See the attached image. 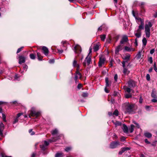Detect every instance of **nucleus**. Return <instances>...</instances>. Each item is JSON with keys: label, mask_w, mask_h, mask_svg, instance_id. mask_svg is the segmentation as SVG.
Listing matches in <instances>:
<instances>
[{"label": "nucleus", "mask_w": 157, "mask_h": 157, "mask_svg": "<svg viewBox=\"0 0 157 157\" xmlns=\"http://www.w3.org/2000/svg\"><path fill=\"white\" fill-rule=\"evenodd\" d=\"M143 44L144 46H145L147 43V40L146 38L144 37L142 40Z\"/></svg>", "instance_id": "obj_31"}, {"label": "nucleus", "mask_w": 157, "mask_h": 157, "mask_svg": "<svg viewBox=\"0 0 157 157\" xmlns=\"http://www.w3.org/2000/svg\"><path fill=\"white\" fill-rule=\"evenodd\" d=\"M2 156V157H12L11 156H7L5 154H4L3 153H2L1 154Z\"/></svg>", "instance_id": "obj_58"}, {"label": "nucleus", "mask_w": 157, "mask_h": 157, "mask_svg": "<svg viewBox=\"0 0 157 157\" xmlns=\"http://www.w3.org/2000/svg\"><path fill=\"white\" fill-rule=\"evenodd\" d=\"M75 75H78V78L81 79L82 78V75L79 72H78V71H76L75 72Z\"/></svg>", "instance_id": "obj_32"}, {"label": "nucleus", "mask_w": 157, "mask_h": 157, "mask_svg": "<svg viewBox=\"0 0 157 157\" xmlns=\"http://www.w3.org/2000/svg\"><path fill=\"white\" fill-rule=\"evenodd\" d=\"M38 59L39 60H42L43 57L41 55V54L39 52L37 53Z\"/></svg>", "instance_id": "obj_30"}, {"label": "nucleus", "mask_w": 157, "mask_h": 157, "mask_svg": "<svg viewBox=\"0 0 157 157\" xmlns=\"http://www.w3.org/2000/svg\"><path fill=\"white\" fill-rule=\"evenodd\" d=\"M137 19L141 21V24L139 26V29L137 31H140V30L144 29V21L140 18H138Z\"/></svg>", "instance_id": "obj_7"}, {"label": "nucleus", "mask_w": 157, "mask_h": 157, "mask_svg": "<svg viewBox=\"0 0 157 157\" xmlns=\"http://www.w3.org/2000/svg\"><path fill=\"white\" fill-rule=\"evenodd\" d=\"M30 58L33 59H35V56L33 54H31L29 55Z\"/></svg>", "instance_id": "obj_38"}, {"label": "nucleus", "mask_w": 157, "mask_h": 157, "mask_svg": "<svg viewBox=\"0 0 157 157\" xmlns=\"http://www.w3.org/2000/svg\"><path fill=\"white\" fill-rule=\"evenodd\" d=\"M25 57L22 56H21L19 57V63L21 64L22 63L25 62Z\"/></svg>", "instance_id": "obj_11"}, {"label": "nucleus", "mask_w": 157, "mask_h": 157, "mask_svg": "<svg viewBox=\"0 0 157 157\" xmlns=\"http://www.w3.org/2000/svg\"><path fill=\"white\" fill-rule=\"evenodd\" d=\"M146 79L147 81H149L150 79V76L149 74H147L146 75Z\"/></svg>", "instance_id": "obj_52"}, {"label": "nucleus", "mask_w": 157, "mask_h": 157, "mask_svg": "<svg viewBox=\"0 0 157 157\" xmlns=\"http://www.w3.org/2000/svg\"><path fill=\"white\" fill-rule=\"evenodd\" d=\"M78 78V76L77 75H75V82H77Z\"/></svg>", "instance_id": "obj_54"}, {"label": "nucleus", "mask_w": 157, "mask_h": 157, "mask_svg": "<svg viewBox=\"0 0 157 157\" xmlns=\"http://www.w3.org/2000/svg\"><path fill=\"white\" fill-rule=\"evenodd\" d=\"M75 52L76 54L79 55L81 52V47L78 45H76L74 47Z\"/></svg>", "instance_id": "obj_6"}, {"label": "nucleus", "mask_w": 157, "mask_h": 157, "mask_svg": "<svg viewBox=\"0 0 157 157\" xmlns=\"http://www.w3.org/2000/svg\"><path fill=\"white\" fill-rule=\"evenodd\" d=\"M102 29V26H100L98 28V31H101Z\"/></svg>", "instance_id": "obj_64"}, {"label": "nucleus", "mask_w": 157, "mask_h": 157, "mask_svg": "<svg viewBox=\"0 0 157 157\" xmlns=\"http://www.w3.org/2000/svg\"><path fill=\"white\" fill-rule=\"evenodd\" d=\"M124 50L128 52H133L135 50V49L125 46L124 48Z\"/></svg>", "instance_id": "obj_15"}, {"label": "nucleus", "mask_w": 157, "mask_h": 157, "mask_svg": "<svg viewBox=\"0 0 157 157\" xmlns=\"http://www.w3.org/2000/svg\"><path fill=\"white\" fill-rule=\"evenodd\" d=\"M144 141L147 144H149L150 143V142L147 139H146L144 140Z\"/></svg>", "instance_id": "obj_61"}, {"label": "nucleus", "mask_w": 157, "mask_h": 157, "mask_svg": "<svg viewBox=\"0 0 157 157\" xmlns=\"http://www.w3.org/2000/svg\"><path fill=\"white\" fill-rule=\"evenodd\" d=\"M91 56H89V54H88L87 56L85 58L84 62L83 63V65L84 66H86V64L87 65H89L91 61Z\"/></svg>", "instance_id": "obj_4"}, {"label": "nucleus", "mask_w": 157, "mask_h": 157, "mask_svg": "<svg viewBox=\"0 0 157 157\" xmlns=\"http://www.w3.org/2000/svg\"><path fill=\"white\" fill-rule=\"evenodd\" d=\"M105 85L106 87H107L111 85V81H109V78L107 77H106L105 78Z\"/></svg>", "instance_id": "obj_16"}, {"label": "nucleus", "mask_w": 157, "mask_h": 157, "mask_svg": "<svg viewBox=\"0 0 157 157\" xmlns=\"http://www.w3.org/2000/svg\"><path fill=\"white\" fill-rule=\"evenodd\" d=\"M134 125L133 124H131L130 125V128H129V129H128L130 133H132L133 132L134 130Z\"/></svg>", "instance_id": "obj_24"}, {"label": "nucleus", "mask_w": 157, "mask_h": 157, "mask_svg": "<svg viewBox=\"0 0 157 157\" xmlns=\"http://www.w3.org/2000/svg\"><path fill=\"white\" fill-rule=\"evenodd\" d=\"M99 45L98 44H96L94 45V47L93 49L94 52L98 51L99 49Z\"/></svg>", "instance_id": "obj_27"}, {"label": "nucleus", "mask_w": 157, "mask_h": 157, "mask_svg": "<svg viewBox=\"0 0 157 157\" xmlns=\"http://www.w3.org/2000/svg\"><path fill=\"white\" fill-rule=\"evenodd\" d=\"M134 105L133 104H128L125 106L126 112L129 113H132L133 112Z\"/></svg>", "instance_id": "obj_2"}, {"label": "nucleus", "mask_w": 157, "mask_h": 157, "mask_svg": "<svg viewBox=\"0 0 157 157\" xmlns=\"http://www.w3.org/2000/svg\"><path fill=\"white\" fill-rule=\"evenodd\" d=\"M130 149V148L128 147L122 148H121V150L119 152V154L121 155L125 151L129 150Z\"/></svg>", "instance_id": "obj_14"}, {"label": "nucleus", "mask_w": 157, "mask_h": 157, "mask_svg": "<svg viewBox=\"0 0 157 157\" xmlns=\"http://www.w3.org/2000/svg\"><path fill=\"white\" fill-rule=\"evenodd\" d=\"M123 129L124 132L125 133H127L128 131V129L127 126L124 124H123Z\"/></svg>", "instance_id": "obj_20"}, {"label": "nucleus", "mask_w": 157, "mask_h": 157, "mask_svg": "<svg viewBox=\"0 0 157 157\" xmlns=\"http://www.w3.org/2000/svg\"><path fill=\"white\" fill-rule=\"evenodd\" d=\"M22 114V113H18L17 114L16 117L19 118V117Z\"/></svg>", "instance_id": "obj_62"}, {"label": "nucleus", "mask_w": 157, "mask_h": 157, "mask_svg": "<svg viewBox=\"0 0 157 157\" xmlns=\"http://www.w3.org/2000/svg\"><path fill=\"white\" fill-rule=\"evenodd\" d=\"M40 147L43 150H45L46 149V147L44 144L40 145Z\"/></svg>", "instance_id": "obj_36"}, {"label": "nucleus", "mask_w": 157, "mask_h": 157, "mask_svg": "<svg viewBox=\"0 0 157 157\" xmlns=\"http://www.w3.org/2000/svg\"><path fill=\"white\" fill-rule=\"evenodd\" d=\"M112 122L115 125L116 127L118 126H120L121 124V122L119 121H116L115 122L113 121H112Z\"/></svg>", "instance_id": "obj_23"}, {"label": "nucleus", "mask_w": 157, "mask_h": 157, "mask_svg": "<svg viewBox=\"0 0 157 157\" xmlns=\"http://www.w3.org/2000/svg\"><path fill=\"white\" fill-rule=\"evenodd\" d=\"M130 56L129 54L126 55L123 57V59L124 60H130Z\"/></svg>", "instance_id": "obj_25"}, {"label": "nucleus", "mask_w": 157, "mask_h": 157, "mask_svg": "<svg viewBox=\"0 0 157 157\" xmlns=\"http://www.w3.org/2000/svg\"><path fill=\"white\" fill-rule=\"evenodd\" d=\"M44 144L46 147L49 144V142L48 141H44Z\"/></svg>", "instance_id": "obj_51"}, {"label": "nucleus", "mask_w": 157, "mask_h": 157, "mask_svg": "<svg viewBox=\"0 0 157 157\" xmlns=\"http://www.w3.org/2000/svg\"><path fill=\"white\" fill-rule=\"evenodd\" d=\"M2 119H3V121L5 122H6V117L4 113L2 114Z\"/></svg>", "instance_id": "obj_40"}, {"label": "nucleus", "mask_w": 157, "mask_h": 157, "mask_svg": "<svg viewBox=\"0 0 157 157\" xmlns=\"http://www.w3.org/2000/svg\"><path fill=\"white\" fill-rule=\"evenodd\" d=\"M51 133L53 135H56L58 133V130L57 129H55L52 130L51 132Z\"/></svg>", "instance_id": "obj_28"}, {"label": "nucleus", "mask_w": 157, "mask_h": 157, "mask_svg": "<svg viewBox=\"0 0 157 157\" xmlns=\"http://www.w3.org/2000/svg\"><path fill=\"white\" fill-rule=\"evenodd\" d=\"M100 38L102 41H104L105 38V35H101Z\"/></svg>", "instance_id": "obj_37"}, {"label": "nucleus", "mask_w": 157, "mask_h": 157, "mask_svg": "<svg viewBox=\"0 0 157 157\" xmlns=\"http://www.w3.org/2000/svg\"><path fill=\"white\" fill-rule=\"evenodd\" d=\"M71 147H67L66 148L65 150V151L68 152L69 151L71 150Z\"/></svg>", "instance_id": "obj_47"}, {"label": "nucleus", "mask_w": 157, "mask_h": 157, "mask_svg": "<svg viewBox=\"0 0 157 157\" xmlns=\"http://www.w3.org/2000/svg\"><path fill=\"white\" fill-rule=\"evenodd\" d=\"M121 144L119 141H113L111 143L109 147L111 149H114L117 147Z\"/></svg>", "instance_id": "obj_3"}, {"label": "nucleus", "mask_w": 157, "mask_h": 157, "mask_svg": "<svg viewBox=\"0 0 157 157\" xmlns=\"http://www.w3.org/2000/svg\"><path fill=\"white\" fill-rule=\"evenodd\" d=\"M141 56V52H139L136 55V58L137 59H140Z\"/></svg>", "instance_id": "obj_33"}, {"label": "nucleus", "mask_w": 157, "mask_h": 157, "mask_svg": "<svg viewBox=\"0 0 157 157\" xmlns=\"http://www.w3.org/2000/svg\"><path fill=\"white\" fill-rule=\"evenodd\" d=\"M124 90L128 93H130L131 91V89L129 88L128 87H125L124 88Z\"/></svg>", "instance_id": "obj_41"}, {"label": "nucleus", "mask_w": 157, "mask_h": 157, "mask_svg": "<svg viewBox=\"0 0 157 157\" xmlns=\"http://www.w3.org/2000/svg\"><path fill=\"white\" fill-rule=\"evenodd\" d=\"M151 101L153 102H157V98H154L151 100Z\"/></svg>", "instance_id": "obj_55"}, {"label": "nucleus", "mask_w": 157, "mask_h": 157, "mask_svg": "<svg viewBox=\"0 0 157 157\" xmlns=\"http://www.w3.org/2000/svg\"><path fill=\"white\" fill-rule=\"evenodd\" d=\"M153 67L154 70H155V71L157 72V67L156 66V63L155 62L154 63V65H153Z\"/></svg>", "instance_id": "obj_44"}, {"label": "nucleus", "mask_w": 157, "mask_h": 157, "mask_svg": "<svg viewBox=\"0 0 157 157\" xmlns=\"http://www.w3.org/2000/svg\"><path fill=\"white\" fill-rule=\"evenodd\" d=\"M59 139V136H58L56 137H54L52 138V139H51L49 140V141L50 142H55L56 140H58Z\"/></svg>", "instance_id": "obj_21"}, {"label": "nucleus", "mask_w": 157, "mask_h": 157, "mask_svg": "<svg viewBox=\"0 0 157 157\" xmlns=\"http://www.w3.org/2000/svg\"><path fill=\"white\" fill-rule=\"evenodd\" d=\"M155 52V49H151L150 51V53L151 54H152Z\"/></svg>", "instance_id": "obj_59"}, {"label": "nucleus", "mask_w": 157, "mask_h": 157, "mask_svg": "<svg viewBox=\"0 0 157 157\" xmlns=\"http://www.w3.org/2000/svg\"><path fill=\"white\" fill-rule=\"evenodd\" d=\"M125 97L126 98H129L132 97V95L130 93L126 94L125 95Z\"/></svg>", "instance_id": "obj_42"}, {"label": "nucleus", "mask_w": 157, "mask_h": 157, "mask_svg": "<svg viewBox=\"0 0 157 157\" xmlns=\"http://www.w3.org/2000/svg\"><path fill=\"white\" fill-rule=\"evenodd\" d=\"M119 112L116 109L113 113V115H114L117 116L118 115Z\"/></svg>", "instance_id": "obj_39"}, {"label": "nucleus", "mask_w": 157, "mask_h": 157, "mask_svg": "<svg viewBox=\"0 0 157 157\" xmlns=\"http://www.w3.org/2000/svg\"><path fill=\"white\" fill-rule=\"evenodd\" d=\"M41 50L43 51V53L45 55H48L49 53V51L47 48L45 46H42L41 48Z\"/></svg>", "instance_id": "obj_9"}, {"label": "nucleus", "mask_w": 157, "mask_h": 157, "mask_svg": "<svg viewBox=\"0 0 157 157\" xmlns=\"http://www.w3.org/2000/svg\"><path fill=\"white\" fill-rule=\"evenodd\" d=\"M23 48V47H21V48H19L17 50V53H18L20 52L21 51Z\"/></svg>", "instance_id": "obj_48"}, {"label": "nucleus", "mask_w": 157, "mask_h": 157, "mask_svg": "<svg viewBox=\"0 0 157 157\" xmlns=\"http://www.w3.org/2000/svg\"><path fill=\"white\" fill-rule=\"evenodd\" d=\"M121 45H119L117 46L115 50V53H117L119 52L121 50Z\"/></svg>", "instance_id": "obj_26"}, {"label": "nucleus", "mask_w": 157, "mask_h": 157, "mask_svg": "<svg viewBox=\"0 0 157 157\" xmlns=\"http://www.w3.org/2000/svg\"><path fill=\"white\" fill-rule=\"evenodd\" d=\"M125 140V138L124 136H122L121 138V141H124Z\"/></svg>", "instance_id": "obj_57"}, {"label": "nucleus", "mask_w": 157, "mask_h": 157, "mask_svg": "<svg viewBox=\"0 0 157 157\" xmlns=\"http://www.w3.org/2000/svg\"><path fill=\"white\" fill-rule=\"evenodd\" d=\"M148 61L151 63H152L153 62L152 58L151 57H149L148 59Z\"/></svg>", "instance_id": "obj_49"}, {"label": "nucleus", "mask_w": 157, "mask_h": 157, "mask_svg": "<svg viewBox=\"0 0 157 157\" xmlns=\"http://www.w3.org/2000/svg\"><path fill=\"white\" fill-rule=\"evenodd\" d=\"M55 60L54 59H51L49 60V62L50 63H54V62Z\"/></svg>", "instance_id": "obj_56"}, {"label": "nucleus", "mask_w": 157, "mask_h": 157, "mask_svg": "<svg viewBox=\"0 0 157 157\" xmlns=\"http://www.w3.org/2000/svg\"><path fill=\"white\" fill-rule=\"evenodd\" d=\"M123 72L125 75H128L130 73V71L128 70V69L125 67H123Z\"/></svg>", "instance_id": "obj_17"}, {"label": "nucleus", "mask_w": 157, "mask_h": 157, "mask_svg": "<svg viewBox=\"0 0 157 157\" xmlns=\"http://www.w3.org/2000/svg\"><path fill=\"white\" fill-rule=\"evenodd\" d=\"M152 24L151 22L148 20L146 21L145 26V32L146 37L149 38L150 36V28L152 26Z\"/></svg>", "instance_id": "obj_1"}, {"label": "nucleus", "mask_w": 157, "mask_h": 157, "mask_svg": "<svg viewBox=\"0 0 157 157\" xmlns=\"http://www.w3.org/2000/svg\"><path fill=\"white\" fill-rule=\"evenodd\" d=\"M106 87H105V91L106 93H109V91L107 89Z\"/></svg>", "instance_id": "obj_63"}, {"label": "nucleus", "mask_w": 157, "mask_h": 157, "mask_svg": "<svg viewBox=\"0 0 157 157\" xmlns=\"http://www.w3.org/2000/svg\"><path fill=\"white\" fill-rule=\"evenodd\" d=\"M151 96L153 98H157L156 92L155 90H152L151 94Z\"/></svg>", "instance_id": "obj_19"}, {"label": "nucleus", "mask_w": 157, "mask_h": 157, "mask_svg": "<svg viewBox=\"0 0 157 157\" xmlns=\"http://www.w3.org/2000/svg\"><path fill=\"white\" fill-rule=\"evenodd\" d=\"M144 136L146 137L150 138H151L152 136L151 134L147 132L144 133Z\"/></svg>", "instance_id": "obj_29"}, {"label": "nucleus", "mask_w": 157, "mask_h": 157, "mask_svg": "<svg viewBox=\"0 0 157 157\" xmlns=\"http://www.w3.org/2000/svg\"><path fill=\"white\" fill-rule=\"evenodd\" d=\"M138 33H135V35L137 38H139L141 36V33L140 31H137Z\"/></svg>", "instance_id": "obj_34"}, {"label": "nucleus", "mask_w": 157, "mask_h": 157, "mask_svg": "<svg viewBox=\"0 0 157 157\" xmlns=\"http://www.w3.org/2000/svg\"><path fill=\"white\" fill-rule=\"evenodd\" d=\"M32 129H29V131L31 135H34L35 133L34 132L32 131Z\"/></svg>", "instance_id": "obj_43"}, {"label": "nucleus", "mask_w": 157, "mask_h": 157, "mask_svg": "<svg viewBox=\"0 0 157 157\" xmlns=\"http://www.w3.org/2000/svg\"><path fill=\"white\" fill-rule=\"evenodd\" d=\"M105 60L104 58H100L98 63V66L99 67L102 66V65L104 63Z\"/></svg>", "instance_id": "obj_13"}, {"label": "nucleus", "mask_w": 157, "mask_h": 157, "mask_svg": "<svg viewBox=\"0 0 157 157\" xmlns=\"http://www.w3.org/2000/svg\"><path fill=\"white\" fill-rule=\"evenodd\" d=\"M128 84L129 87L130 88L134 87L136 85L135 82L131 79L128 81Z\"/></svg>", "instance_id": "obj_8"}, {"label": "nucleus", "mask_w": 157, "mask_h": 157, "mask_svg": "<svg viewBox=\"0 0 157 157\" xmlns=\"http://www.w3.org/2000/svg\"><path fill=\"white\" fill-rule=\"evenodd\" d=\"M4 128V126L3 124L2 123L0 124V136H3V131Z\"/></svg>", "instance_id": "obj_10"}, {"label": "nucleus", "mask_w": 157, "mask_h": 157, "mask_svg": "<svg viewBox=\"0 0 157 157\" xmlns=\"http://www.w3.org/2000/svg\"><path fill=\"white\" fill-rule=\"evenodd\" d=\"M18 121V118L16 117L14 119V121H13V124H14L16 123H17Z\"/></svg>", "instance_id": "obj_50"}, {"label": "nucleus", "mask_w": 157, "mask_h": 157, "mask_svg": "<svg viewBox=\"0 0 157 157\" xmlns=\"http://www.w3.org/2000/svg\"><path fill=\"white\" fill-rule=\"evenodd\" d=\"M144 4L145 3L144 2H141L139 4L140 6H141V8L143 9L144 8Z\"/></svg>", "instance_id": "obj_46"}, {"label": "nucleus", "mask_w": 157, "mask_h": 157, "mask_svg": "<svg viewBox=\"0 0 157 157\" xmlns=\"http://www.w3.org/2000/svg\"><path fill=\"white\" fill-rule=\"evenodd\" d=\"M73 65L74 67H75L78 66V64L77 63V61L75 59H74L73 62Z\"/></svg>", "instance_id": "obj_35"}, {"label": "nucleus", "mask_w": 157, "mask_h": 157, "mask_svg": "<svg viewBox=\"0 0 157 157\" xmlns=\"http://www.w3.org/2000/svg\"><path fill=\"white\" fill-rule=\"evenodd\" d=\"M128 40L127 36H124L123 37L121 40V41L120 43L121 44H124V43L127 42Z\"/></svg>", "instance_id": "obj_12"}, {"label": "nucleus", "mask_w": 157, "mask_h": 157, "mask_svg": "<svg viewBox=\"0 0 157 157\" xmlns=\"http://www.w3.org/2000/svg\"><path fill=\"white\" fill-rule=\"evenodd\" d=\"M64 156V155L62 152H57L55 155V157H62Z\"/></svg>", "instance_id": "obj_22"}, {"label": "nucleus", "mask_w": 157, "mask_h": 157, "mask_svg": "<svg viewBox=\"0 0 157 157\" xmlns=\"http://www.w3.org/2000/svg\"><path fill=\"white\" fill-rule=\"evenodd\" d=\"M40 115V113L39 112H36L33 110H31L29 114V117H38Z\"/></svg>", "instance_id": "obj_5"}, {"label": "nucleus", "mask_w": 157, "mask_h": 157, "mask_svg": "<svg viewBox=\"0 0 157 157\" xmlns=\"http://www.w3.org/2000/svg\"><path fill=\"white\" fill-rule=\"evenodd\" d=\"M82 95L83 97H86L88 96V94L87 93H83Z\"/></svg>", "instance_id": "obj_45"}, {"label": "nucleus", "mask_w": 157, "mask_h": 157, "mask_svg": "<svg viewBox=\"0 0 157 157\" xmlns=\"http://www.w3.org/2000/svg\"><path fill=\"white\" fill-rule=\"evenodd\" d=\"M82 87V85L81 84L79 83L78 85V89H80Z\"/></svg>", "instance_id": "obj_60"}, {"label": "nucleus", "mask_w": 157, "mask_h": 157, "mask_svg": "<svg viewBox=\"0 0 157 157\" xmlns=\"http://www.w3.org/2000/svg\"><path fill=\"white\" fill-rule=\"evenodd\" d=\"M130 60H124L121 63L122 64L123 67H124L125 66V64L127 65V67L129 65V63H128V61Z\"/></svg>", "instance_id": "obj_18"}, {"label": "nucleus", "mask_w": 157, "mask_h": 157, "mask_svg": "<svg viewBox=\"0 0 157 157\" xmlns=\"http://www.w3.org/2000/svg\"><path fill=\"white\" fill-rule=\"evenodd\" d=\"M117 78H118L117 75V74H115V76L114 77V79L115 81L117 82Z\"/></svg>", "instance_id": "obj_53"}]
</instances>
